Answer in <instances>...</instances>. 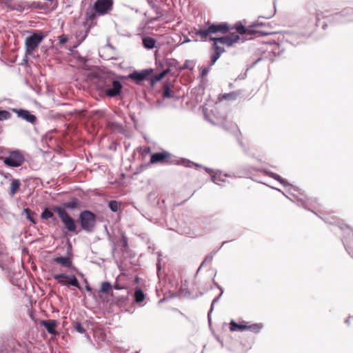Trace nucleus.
Segmentation results:
<instances>
[{"mask_svg":"<svg viewBox=\"0 0 353 353\" xmlns=\"http://www.w3.org/2000/svg\"><path fill=\"white\" fill-rule=\"evenodd\" d=\"M81 201L76 197H71L69 201L63 202L60 205H54V210L64 225L67 232L77 235L80 230H78L77 221L67 212L66 210H76L81 207Z\"/></svg>","mask_w":353,"mask_h":353,"instance_id":"f257e3e1","label":"nucleus"},{"mask_svg":"<svg viewBox=\"0 0 353 353\" xmlns=\"http://www.w3.org/2000/svg\"><path fill=\"white\" fill-rule=\"evenodd\" d=\"M266 174L271 178L274 179V180L279 182L281 185H283L284 187L290 186V189L289 190L290 194H291L294 199L296 200V203L299 206L303 207V208L312 211L315 214L317 215L316 212L312 211L308 208V205L310 204L313 200L312 198H309L307 196V195L305 194L304 192H301V190L298 188L296 186H294L291 185L290 183L287 181L285 179L282 178L279 174L274 173L271 171H267ZM275 190H278L279 192H281L286 198L290 199L292 202H295V201L290 199L289 196H288L282 190L278 188H274Z\"/></svg>","mask_w":353,"mask_h":353,"instance_id":"f03ea898","label":"nucleus"},{"mask_svg":"<svg viewBox=\"0 0 353 353\" xmlns=\"http://www.w3.org/2000/svg\"><path fill=\"white\" fill-rule=\"evenodd\" d=\"M98 90L105 96L115 98L119 96L123 89V84L112 72L103 73L98 77L97 81Z\"/></svg>","mask_w":353,"mask_h":353,"instance_id":"7ed1b4c3","label":"nucleus"},{"mask_svg":"<svg viewBox=\"0 0 353 353\" xmlns=\"http://www.w3.org/2000/svg\"><path fill=\"white\" fill-rule=\"evenodd\" d=\"M113 8V0H96L85 13L86 23L97 24L99 16L108 14Z\"/></svg>","mask_w":353,"mask_h":353,"instance_id":"20e7f679","label":"nucleus"},{"mask_svg":"<svg viewBox=\"0 0 353 353\" xmlns=\"http://www.w3.org/2000/svg\"><path fill=\"white\" fill-rule=\"evenodd\" d=\"M166 163L170 165H181L185 168H191L192 166L201 167V165L194 163L187 159L181 158L176 159L173 154L166 150L154 152L151 154V158L148 164Z\"/></svg>","mask_w":353,"mask_h":353,"instance_id":"39448f33","label":"nucleus"},{"mask_svg":"<svg viewBox=\"0 0 353 353\" xmlns=\"http://www.w3.org/2000/svg\"><path fill=\"white\" fill-rule=\"evenodd\" d=\"M320 19V14L316 13V21L310 22L308 27L305 31H285L284 33V39L286 43H290L293 46H296L306 39L311 37L314 32L316 26H318L317 23Z\"/></svg>","mask_w":353,"mask_h":353,"instance_id":"423d86ee","label":"nucleus"},{"mask_svg":"<svg viewBox=\"0 0 353 353\" xmlns=\"http://www.w3.org/2000/svg\"><path fill=\"white\" fill-rule=\"evenodd\" d=\"M0 152L4 153V156H0V160L8 168H19L26 161L23 152L19 149L6 150L4 148L0 147Z\"/></svg>","mask_w":353,"mask_h":353,"instance_id":"0eeeda50","label":"nucleus"},{"mask_svg":"<svg viewBox=\"0 0 353 353\" xmlns=\"http://www.w3.org/2000/svg\"><path fill=\"white\" fill-rule=\"evenodd\" d=\"M205 24L207 28H194V34L200 36L203 40H207L211 34L219 32L225 34L232 30V28L227 22L210 23L208 21Z\"/></svg>","mask_w":353,"mask_h":353,"instance_id":"6e6552de","label":"nucleus"},{"mask_svg":"<svg viewBox=\"0 0 353 353\" xmlns=\"http://www.w3.org/2000/svg\"><path fill=\"white\" fill-rule=\"evenodd\" d=\"M325 223H328L338 228L343 233L342 242L344 245L345 251L353 259V243L351 239L353 237V230L343 221H329L325 219L320 217Z\"/></svg>","mask_w":353,"mask_h":353,"instance_id":"1a4fd4ad","label":"nucleus"},{"mask_svg":"<svg viewBox=\"0 0 353 353\" xmlns=\"http://www.w3.org/2000/svg\"><path fill=\"white\" fill-rule=\"evenodd\" d=\"M77 221L80 225L79 230L87 234L93 232L97 225V214L89 210H83L79 214Z\"/></svg>","mask_w":353,"mask_h":353,"instance_id":"9d476101","label":"nucleus"},{"mask_svg":"<svg viewBox=\"0 0 353 353\" xmlns=\"http://www.w3.org/2000/svg\"><path fill=\"white\" fill-rule=\"evenodd\" d=\"M46 37V34L43 32H32L31 34L27 37L25 40L26 54H32Z\"/></svg>","mask_w":353,"mask_h":353,"instance_id":"9b49d317","label":"nucleus"},{"mask_svg":"<svg viewBox=\"0 0 353 353\" xmlns=\"http://www.w3.org/2000/svg\"><path fill=\"white\" fill-rule=\"evenodd\" d=\"M327 21L332 24L344 23L353 21V8H345L340 12L325 17Z\"/></svg>","mask_w":353,"mask_h":353,"instance_id":"f8f14e48","label":"nucleus"},{"mask_svg":"<svg viewBox=\"0 0 353 353\" xmlns=\"http://www.w3.org/2000/svg\"><path fill=\"white\" fill-rule=\"evenodd\" d=\"M61 285L73 286L77 288L79 291H83V288L80 285L77 276L74 274H67L65 273L57 274L52 276Z\"/></svg>","mask_w":353,"mask_h":353,"instance_id":"ddd939ff","label":"nucleus"},{"mask_svg":"<svg viewBox=\"0 0 353 353\" xmlns=\"http://www.w3.org/2000/svg\"><path fill=\"white\" fill-rule=\"evenodd\" d=\"M153 75L154 69L149 68L141 70H134L129 73L128 77L130 78V81L140 85H142L145 81L148 80L150 77Z\"/></svg>","mask_w":353,"mask_h":353,"instance_id":"4468645a","label":"nucleus"},{"mask_svg":"<svg viewBox=\"0 0 353 353\" xmlns=\"http://www.w3.org/2000/svg\"><path fill=\"white\" fill-rule=\"evenodd\" d=\"M12 112L17 114L19 118L26 121V122L35 125L37 123V117L30 110L23 108H11Z\"/></svg>","mask_w":353,"mask_h":353,"instance_id":"2eb2a0df","label":"nucleus"},{"mask_svg":"<svg viewBox=\"0 0 353 353\" xmlns=\"http://www.w3.org/2000/svg\"><path fill=\"white\" fill-rule=\"evenodd\" d=\"M232 28L236 30L238 35L241 37L247 38L246 40L252 39L254 38L252 35L250 25L245 26L241 21H237Z\"/></svg>","mask_w":353,"mask_h":353,"instance_id":"dca6fc26","label":"nucleus"},{"mask_svg":"<svg viewBox=\"0 0 353 353\" xmlns=\"http://www.w3.org/2000/svg\"><path fill=\"white\" fill-rule=\"evenodd\" d=\"M247 38L241 37L239 35L233 32L227 36L222 37L221 44L225 45L228 47L232 46L234 43H243Z\"/></svg>","mask_w":353,"mask_h":353,"instance_id":"f3484780","label":"nucleus"},{"mask_svg":"<svg viewBox=\"0 0 353 353\" xmlns=\"http://www.w3.org/2000/svg\"><path fill=\"white\" fill-rule=\"evenodd\" d=\"M41 325H43L46 330H47L48 333L52 335L59 336V332L56 330V328L58 325V322L57 320L54 319H50V320H42L41 321Z\"/></svg>","mask_w":353,"mask_h":353,"instance_id":"a211bd4d","label":"nucleus"},{"mask_svg":"<svg viewBox=\"0 0 353 353\" xmlns=\"http://www.w3.org/2000/svg\"><path fill=\"white\" fill-rule=\"evenodd\" d=\"M96 24L86 23V21L85 22L84 26H87L86 29L85 30H79L76 33V39L77 40V45L73 46L74 48H76L78 46H79L86 39L90 29L92 28V26H94Z\"/></svg>","mask_w":353,"mask_h":353,"instance_id":"6ab92c4d","label":"nucleus"},{"mask_svg":"<svg viewBox=\"0 0 353 353\" xmlns=\"http://www.w3.org/2000/svg\"><path fill=\"white\" fill-rule=\"evenodd\" d=\"M52 260L54 262L60 264L62 267L72 270L75 269L72 264V259L68 255H60L54 257Z\"/></svg>","mask_w":353,"mask_h":353,"instance_id":"aec40b11","label":"nucleus"},{"mask_svg":"<svg viewBox=\"0 0 353 353\" xmlns=\"http://www.w3.org/2000/svg\"><path fill=\"white\" fill-rule=\"evenodd\" d=\"M212 49L214 50V53L210 56V60L209 61L210 67L214 65L216 61L220 58L222 53L225 51L223 47L216 44L212 45Z\"/></svg>","mask_w":353,"mask_h":353,"instance_id":"412c9836","label":"nucleus"},{"mask_svg":"<svg viewBox=\"0 0 353 353\" xmlns=\"http://www.w3.org/2000/svg\"><path fill=\"white\" fill-rule=\"evenodd\" d=\"M222 119L223 121L221 124L222 128L230 133L236 135L239 132V128L237 125L233 122H229L226 121V115L225 114L222 117Z\"/></svg>","mask_w":353,"mask_h":353,"instance_id":"4be33fe9","label":"nucleus"},{"mask_svg":"<svg viewBox=\"0 0 353 353\" xmlns=\"http://www.w3.org/2000/svg\"><path fill=\"white\" fill-rule=\"evenodd\" d=\"M266 26V23H265L263 22H259V21H256V22H254L252 24H250V28H251L252 37L256 34H259V36H262V37L272 34V32H265V31H263V30H259L256 29L257 27H262V26Z\"/></svg>","mask_w":353,"mask_h":353,"instance_id":"5701e85b","label":"nucleus"},{"mask_svg":"<svg viewBox=\"0 0 353 353\" xmlns=\"http://www.w3.org/2000/svg\"><path fill=\"white\" fill-rule=\"evenodd\" d=\"M229 325L230 330L231 332H243L247 330V324L244 321L240 323H236L234 319H232Z\"/></svg>","mask_w":353,"mask_h":353,"instance_id":"b1692460","label":"nucleus"},{"mask_svg":"<svg viewBox=\"0 0 353 353\" xmlns=\"http://www.w3.org/2000/svg\"><path fill=\"white\" fill-rule=\"evenodd\" d=\"M243 94L242 90H236L229 93H225L219 96V99L220 101L227 100V101H235L238 97Z\"/></svg>","mask_w":353,"mask_h":353,"instance_id":"393cba45","label":"nucleus"},{"mask_svg":"<svg viewBox=\"0 0 353 353\" xmlns=\"http://www.w3.org/2000/svg\"><path fill=\"white\" fill-rule=\"evenodd\" d=\"M172 83L170 81H166L163 85L162 97L163 99H170L173 97V94L171 90Z\"/></svg>","mask_w":353,"mask_h":353,"instance_id":"a878e982","label":"nucleus"},{"mask_svg":"<svg viewBox=\"0 0 353 353\" xmlns=\"http://www.w3.org/2000/svg\"><path fill=\"white\" fill-rule=\"evenodd\" d=\"M157 41L149 36L143 37L142 38V44L145 49L152 50L156 48Z\"/></svg>","mask_w":353,"mask_h":353,"instance_id":"bb28decb","label":"nucleus"},{"mask_svg":"<svg viewBox=\"0 0 353 353\" xmlns=\"http://www.w3.org/2000/svg\"><path fill=\"white\" fill-rule=\"evenodd\" d=\"M112 288L115 290H125V294L124 295H121V296H116L114 294H112V296L117 299L118 301H123L124 302L127 297H128V292L127 290V288L126 287L123 286V285H120L117 281L115 282L113 285H112Z\"/></svg>","mask_w":353,"mask_h":353,"instance_id":"cd10ccee","label":"nucleus"},{"mask_svg":"<svg viewBox=\"0 0 353 353\" xmlns=\"http://www.w3.org/2000/svg\"><path fill=\"white\" fill-rule=\"evenodd\" d=\"M165 65L166 67L165 70H169V73L174 68L179 71L180 63L175 59H165Z\"/></svg>","mask_w":353,"mask_h":353,"instance_id":"c85d7f7f","label":"nucleus"},{"mask_svg":"<svg viewBox=\"0 0 353 353\" xmlns=\"http://www.w3.org/2000/svg\"><path fill=\"white\" fill-rule=\"evenodd\" d=\"M12 10H17L18 12H23L25 10L30 8V3L27 1H21L16 3L12 6H8Z\"/></svg>","mask_w":353,"mask_h":353,"instance_id":"c756f323","label":"nucleus"},{"mask_svg":"<svg viewBox=\"0 0 353 353\" xmlns=\"http://www.w3.org/2000/svg\"><path fill=\"white\" fill-rule=\"evenodd\" d=\"M54 212H55L54 210V205L45 208L41 214V219L48 220L53 216Z\"/></svg>","mask_w":353,"mask_h":353,"instance_id":"7c9ffc66","label":"nucleus"},{"mask_svg":"<svg viewBox=\"0 0 353 353\" xmlns=\"http://www.w3.org/2000/svg\"><path fill=\"white\" fill-rule=\"evenodd\" d=\"M21 182L19 179H13L10 183V194L14 195L19 190Z\"/></svg>","mask_w":353,"mask_h":353,"instance_id":"2f4dec72","label":"nucleus"},{"mask_svg":"<svg viewBox=\"0 0 353 353\" xmlns=\"http://www.w3.org/2000/svg\"><path fill=\"white\" fill-rule=\"evenodd\" d=\"M108 126L112 131L122 132L123 131V126L121 123L117 121H110L108 123Z\"/></svg>","mask_w":353,"mask_h":353,"instance_id":"473e14b6","label":"nucleus"},{"mask_svg":"<svg viewBox=\"0 0 353 353\" xmlns=\"http://www.w3.org/2000/svg\"><path fill=\"white\" fill-rule=\"evenodd\" d=\"M121 203L116 200H111L108 202V208L113 212H118L121 210Z\"/></svg>","mask_w":353,"mask_h":353,"instance_id":"72a5a7b5","label":"nucleus"},{"mask_svg":"<svg viewBox=\"0 0 353 353\" xmlns=\"http://www.w3.org/2000/svg\"><path fill=\"white\" fill-rule=\"evenodd\" d=\"M263 327V325L262 323H253L250 325H247V330H250V332L258 334L261 332L262 328Z\"/></svg>","mask_w":353,"mask_h":353,"instance_id":"f704fd0d","label":"nucleus"},{"mask_svg":"<svg viewBox=\"0 0 353 353\" xmlns=\"http://www.w3.org/2000/svg\"><path fill=\"white\" fill-rule=\"evenodd\" d=\"M145 299V294L143 290L140 288H138L135 290L134 293V300L136 303H141Z\"/></svg>","mask_w":353,"mask_h":353,"instance_id":"c9c22d12","label":"nucleus"},{"mask_svg":"<svg viewBox=\"0 0 353 353\" xmlns=\"http://www.w3.org/2000/svg\"><path fill=\"white\" fill-rule=\"evenodd\" d=\"M222 295H223V294H221V292L217 297H216L215 299H213V301L211 303L210 309L208 313V323L210 325L211 324V314L214 310V305L219 302V301L221 298Z\"/></svg>","mask_w":353,"mask_h":353,"instance_id":"e433bc0d","label":"nucleus"},{"mask_svg":"<svg viewBox=\"0 0 353 353\" xmlns=\"http://www.w3.org/2000/svg\"><path fill=\"white\" fill-rule=\"evenodd\" d=\"M112 286L110 282L105 281H103L101 283V287H100L101 292L108 294L112 290Z\"/></svg>","mask_w":353,"mask_h":353,"instance_id":"4c0bfd02","label":"nucleus"},{"mask_svg":"<svg viewBox=\"0 0 353 353\" xmlns=\"http://www.w3.org/2000/svg\"><path fill=\"white\" fill-rule=\"evenodd\" d=\"M23 213L26 214V219L32 224L35 225L37 223L36 220L32 217V215L36 214L34 212L27 208L23 209Z\"/></svg>","mask_w":353,"mask_h":353,"instance_id":"58836bf2","label":"nucleus"},{"mask_svg":"<svg viewBox=\"0 0 353 353\" xmlns=\"http://www.w3.org/2000/svg\"><path fill=\"white\" fill-rule=\"evenodd\" d=\"M188 281L185 280L183 286L179 289V294L183 295L184 297H189L190 296V292L188 290Z\"/></svg>","mask_w":353,"mask_h":353,"instance_id":"ea45409f","label":"nucleus"},{"mask_svg":"<svg viewBox=\"0 0 353 353\" xmlns=\"http://www.w3.org/2000/svg\"><path fill=\"white\" fill-rule=\"evenodd\" d=\"M168 73L169 70H163L159 74H155L154 72V75L152 76V77L157 82H159L161 81Z\"/></svg>","mask_w":353,"mask_h":353,"instance_id":"a19ab883","label":"nucleus"},{"mask_svg":"<svg viewBox=\"0 0 353 353\" xmlns=\"http://www.w3.org/2000/svg\"><path fill=\"white\" fill-rule=\"evenodd\" d=\"M194 69V65H193V63H192V61H190V60H186L184 63V64L183 65H180V67H179V71H182V70H193Z\"/></svg>","mask_w":353,"mask_h":353,"instance_id":"79ce46f5","label":"nucleus"},{"mask_svg":"<svg viewBox=\"0 0 353 353\" xmlns=\"http://www.w3.org/2000/svg\"><path fill=\"white\" fill-rule=\"evenodd\" d=\"M73 328L80 334H84L85 332L84 327L79 321L73 322Z\"/></svg>","mask_w":353,"mask_h":353,"instance_id":"37998d69","label":"nucleus"},{"mask_svg":"<svg viewBox=\"0 0 353 353\" xmlns=\"http://www.w3.org/2000/svg\"><path fill=\"white\" fill-rule=\"evenodd\" d=\"M11 117V113L6 110H0V121L7 120Z\"/></svg>","mask_w":353,"mask_h":353,"instance_id":"c03bdc74","label":"nucleus"},{"mask_svg":"<svg viewBox=\"0 0 353 353\" xmlns=\"http://www.w3.org/2000/svg\"><path fill=\"white\" fill-rule=\"evenodd\" d=\"M121 243L123 246L122 250H126L128 248V237L125 235L124 233H122Z\"/></svg>","mask_w":353,"mask_h":353,"instance_id":"a18cd8bd","label":"nucleus"},{"mask_svg":"<svg viewBox=\"0 0 353 353\" xmlns=\"http://www.w3.org/2000/svg\"><path fill=\"white\" fill-rule=\"evenodd\" d=\"M212 67H210V65L208 64V66H205V67H201V73H200V77L201 78H203L205 77H206L208 74V72H210V69H211Z\"/></svg>","mask_w":353,"mask_h":353,"instance_id":"49530a36","label":"nucleus"},{"mask_svg":"<svg viewBox=\"0 0 353 353\" xmlns=\"http://www.w3.org/2000/svg\"><path fill=\"white\" fill-rule=\"evenodd\" d=\"M221 173V171L219 170H216L214 174H211V181L216 183V184H219L217 181H218V177H219V174H220Z\"/></svg>","mask_w":353,"mask_h":353,"instance_id":"de8ad7c7","label":"nucleus"},{"mask_svg":"<svg viewBox=\"0 0 353 353\" xmlns=\"http://www.w3.org/2000/svg\"><path fill=\"white\" fill-rule=\"evenodd\" d=\"M276 12V3H275V2H274V10L270 14H267V15H261L259 17V18L269 19H271L272 17H273L275 15Z\"/></svg>","mask_w":353,"mask_h":353,"instance_id":"09e8293b","label":"nucleus"},{"mask_svg":"<svg viewBox=\"0 0 353 353\" xmlns=\"http://www.w3.org/2000/svg\"><path fill=\"white\" fill-rule=\"evenodd\" d=\"M213 260V254H208L204 261L201 263V266H203L206 263H210Z\"/></svg>","mask_w":353,"mask_h":353,"instance_id":"8fccbe9b","label":"nucleus"},{"mask_svg":"<svg viewBox=\"0 0 353 353\" xmlns=\"http://www.w3.org/2000/svg\"><path fill=\"white\" fill-rule=\"evenodd\" d=\"M209 41H213V44L218 45V43H221L222 37H208V38Z\"/></svg>","mask_w":353,"mask_h":353,"instance_id":"3c124183","label":"nucleus"},{"mask_svg":"<svg viewBox=\"0 0 353 353\" xmlns=\"http://www.w3.org/2000/svg\"><path fill=\"white\" fill-rule=\"evenodd\" d=\"M179 294L177 292H171L168 297L163 298V299H161L160 301V302H163V301L168 300V299H172L176 298L179 296Z\"/></svg>","mask_w":353,"mask_h":353,"instance_id":"603ef678","label":"nucleus"},{"mask_svg":"<svg viewBox=\"0 0 353 353\" xmlns=\"http://www.w3.org/2000/svg\"><path fill=\"white\" fill-rule=\"evenodd\" d=\"M249 70V68H247V70H245V72L243 73V74H240L236 79H235V81H237V80H243V79H245L246 77H247V73H248V71Z\"/></svg>","mask_w":353,"mask_h":353,"instance_id":"864d4df0","label":"nucleus"},{"mask_svg":"<svg viewBox=\"0 0 353 353\" xmlns=\"http://www.w3.org/2000/svg\"><path fill=\"white\" fill-rule=\"evenodd\" d=\"M68 40V37L66 35H62L59 38V43L61 45H63V44L67 43Z\"/></svg>","mask_w":353,"mask_h":353,"instance_id":"5fc2aeb1","label":"nucleus"},{"mask_svg":"<svg viewBox=\"0 0 353 353\" xmlns=\"http://www.w3.org/2000/svg\"><path fill=\"white\" fill-rule=\"evenodd\" d=\"M30 8H39L40 9V8H41V3L40 2H37V1H33L31 3H30Z\"/></svg>","mask_w":353,"mask_h":353,"instance_id":"6e6d98bb","label":"nucleus"},{"mask_svg":"<svg viewBox=\"0 0 353 353\" xmlns=\"http://www.w3.org/2000/svg\"><path fill=\"white\" fill-rule=\"evenodd\" d=\"M212 283H213L214 287L216 288L218 290H219L220 292H221V294H223V292H224L223 288L218 283H216L215 281L214 278L212 279Z\"/></svg>","mask_w":353,"mask_h":353,"instance_id":"4d7b16f0","label":"nucleus"},{"mask_svg":"<svg viewBox=\"0 0 353 353\" xmlns=\"http://www.w3.org/2000/svg\"><path fill=\"white\" fill-rule=\"evenodd\" d=\"M156 64L157 65V68L159 69H161V68H163L164 67H165V59L163 61H156Z\"/></svg>","mask_w":353,"mask_h":353,"instance_id":"13d9d810","label":"nucleus"},{"mask_svg":"<svg viewBox=\"0 0 353 353\" xmlns=\"http://www.w3.org/2000/svg\"><path fill=\"white\" fill-rule=\"evenodd\" d=\"M229 241H223L221 244V245L217 248L216 250H214L212 251V252H210V254H213V256L219 251V250L227 243H228Z\"/></svg>","mask_w":353,"mask_h":353,"instance_id":"bf43d9fd","label":"nucleus"},{"mask_svg":"<svg viewBox=\"0 0 353 353\" xmlns=\"http://www.w3.org/2000/svg\"><path fill=\"white\" fill-rule=\"evenodd\" d=\"M147 81H149L150 85V86H151L152 88H153V87L155 85V84L157 83V81L153 79L152 76V77H150V79H149L148 80H147Z\"/></svg>","mask_w":353,"mask_h":353,"instance_id":"052dcab7","label":"nucleus"},{"mask_svg":"<svg viewBox=\"0 0 353 353\" xmlns=\"http://www.w3.org/2000/svg\"><path fill=\"white\" fill-rule=\"evenodd\" d=\"M262 60V58L261 57H259V59H257L255 61H254L252 65L248 68L249 70L253 67H254L258 63H259Z\"/></svg>","mask_w":353,"mask_h":353,"instance_id":"680f3d73","label":"nucleus"},{"mask_svg":"<svg viewBox=\"0 0 353 353\" xmlns=\"http://www.w3.org/2000/svg\"><path fill=\"white\" fill-rule=\"evenodd\" d=\"M196 168L197 169L199 167H196L195 166ZM200 168H203V166L201 165ZM205 171L207 172V173H209V174H212L213 172V170L210 168H208V167H203Z\"/></svg>","mask_w":353,"mask_h":353,"instance_id":"e2e57ef3","label":"nucleus"},{"mask_svg":"<svg viewBox=\"0 0 353 353\" xmlns=\"http://www.w3.org/2000/svg\"><path fill=\"white\" fill-rule=\"evenodd\" d=\"M129 77V74L128 75H120L119 76V79H122V80H130V78L128 77Z\"/></svg>","mask_w":353,"mask_h":353,"instance_id":"0e129e2a","label":"nucleus"},{"mask_svg":"<svg viewBox=\"0 0 353 353\" xmlns=\"http://www.w3.org/2000/svg\"><path fill=\"white\" fill-rule=\"evenodd\" d=\"M84 281L86 283V285H85V290L88 291V292H91L92 288L90 286V285L88 283L87 279H85Z\"/></svg>","mask_w":353,"mask_h":353,"instance_id":"69168bd1","label":"nucleus"},{"mask_svg":"<svg viewBox=\"0 0 353 353\" xmlns=\"http://www.w3.org/2000/svg\"><path fill=\"white\" fill-rule=\"evenodd\" d=\"M50 219L52 220V222L54 224H57L59 223L58 219L54 216V214H53V216L51 217Z\"/></svg>","mask_w":353,"mask_h":353,"instance_id":"338daca9","label":"nucleus"},{"mask_svg":"<svg viewBox=\"0 0 353 353\" xmlns=\"http://www.w3.org/2000/svg\"><path fill=\"white\" fill-rule=\"evenodd\" d=\"M240 145L241 147L243 148V151L245 152V154H248V150L245 145V144L243 143V142H240Z\"/></svg>","mask_w":353,"mask_h":353,"instance_id":"774afa93","label":"nucleus"}]
</instances>
